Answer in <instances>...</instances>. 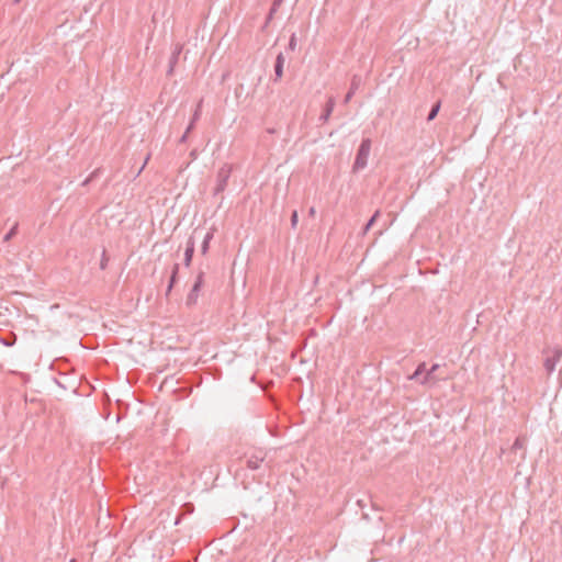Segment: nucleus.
<instances>
[{
    "instance_id": "28",
    "label": "nucleus",
    "mask_w": 562,
    "mask_h": 562,
    "mask_svg": "<svg viewBox=\"0 0 562 562\" xmlns=\"http://www.w3.org/2000/svg\"><path fill=\"white\" fill-rule=\"evenodd\" d=\"M191 157H192L193 159L196 157V154H195V151H194V150H193V151H191Z\"/></svg>"
},
{
    "instance_id": "4",
    "label": "nucleus",
    "mask_w": 562,
    "mask_h": 562,
    "mask_svg": "<svg viewBox=\"0 0 562 562\" xmlns=\"http://www.w3.org/2000/svg\"><path fill=\"white\" fill-rule=\"evenodd\" d=\"M203 277H204V273L203 272H200L196 277V280L191 289V291L189 292L188 296H187V300H186V304L188 306H193L196 304L198 302V299H199V294H200V291H201V288H202V284H203Z\"/></svg>"
},
{
    "instance_id": "17",
    "label": "nucleus",
    "mask_w": 562,
    "mask_h": 562,
    "mask_svg": "<svg viewBox=\"0 0 562 562\" xmlns=\"http://www.w3.org/2000/svg\"><path fill=\"white\" fill-rule=\"evenodd\" d=\"M178 270H179V265H178V263H176V265L173 266V269H172V276H171V279H170V283H169V286H168V291H170V290H171V288H172V285H173V283H175V281H176V277H177Z\"/></svg>"
},
{
    "instance_id": "26",
    "label": "nucleus",
    "mask_w": 562,
    "mask_h": 562,
    "mask_svg": "<svg viewBox=\"0 0 562 562\" xmlns=\"http://www.w3.org/2000/svg\"><path fill=\"white\" fill-rule=\"evenodd\" d=\"M188 135H189V133L184 132V134L180 138V143L187 142Z\"/></svg>"
},
{
    "instance_id": "18",
    "label": "nucleus",
    "mask_w": 562,
    "mask_h": 562,
    "mask_svg": "<svg viewBox=\"0 0 562 562\" xmlns=\"http://www.w3.org/2000/svg\"><path fill=\"white\" fill-rule=\"evenodd\" d=\"M18 225H14L3 237V241H9L16 234Z\"/></svg>"
},
{
    "instance_id": "13",
    "label": "nucleus",
    "mask_w": 562,
    "mask_h": 562,
    "mask_svg": "<svg viewBox=\"0 0 562 562\" xmlns=\"http://www.w3.org/2000/svg\"><path fill=\"white\" fill-rule=\"evenodd\" d=\"M213 236H214L213 231L206 233V235L204 236V239H203V243L201 246V251L203 255H205L207 252L210 243L213 239Z\"/></svg>"
},
{
    "instance_id": "7",
    "label": "nucleus",
    "mask_w": 562,
    "mask_h": 562,
    "mask_svg": "<svg viewBox=\"0 0 562 562\" xmlns=\"http://www.w3.org/2000/svg\"><path fill=\"white\" fill-rule=\"evenodd\" d=\"M334 108H335V99L333 97H329L327 102H326V105L323 110V113L321 114L319 116V121L322 123H327L333 111H334Z\"/></svg>"
},
{
    "instance_id": "11",
    "label": "nucleus",
    "mask_w": 562,
    "mask_h": 562,
    "mask_svg": "<svg viewBox=\"0 0 562 562\" xmlns=\"http://www.w3.org/2000/svg\"><path fill=\"white\" fill-rule=\"evenodd\" d=\"M427 368L426 363H419L415 372L408 376L409 380L418 381L422 379V375L424 376L426 374Z\"/></svg>"
},
{
    "instance_id": "30",
    "label": "nucleus",
    "mask_w": 562,
    "mask_h": 562,
    "mask_svg": "<svg viewBox=\"0 0 562 562\" xmlns=\"http://www.w3.org/2000/svg\"><path fill=\"white\" fill-rule=\"evenodd\" d=\"M70 562H76V560L72 559V560H70Z\"/></svg>"
},
{
    "instance_id": "19",
    "label": "nucleus",
    "mask_w": 562,
    "mask_h": 562,
    "mask_svg": "<svg viewBox=\"0 0 562 562\" xmlns=\"http://www.w3.org/2000/svg\"><path fill=\"white\" fill-rule=\"evenodd\" d=\"M201 109H202V100H200V102L198 103L196 109L194 111V114H193V117H192L193 122H196L200 119V116H201Z\"/></svg>"
},
{
    "instance_id": "3",
    "label": "nucleus",
    "mask_w": 562,
    "mask_h": 562,
    "mask_svg": "<svg viewBox=\"0 0 562 562\" xmlns=\"http://www.w3.org/2000/svg\"><path fill=\"white\" fill-rule=\"evenodd\" d=\"M232 167L229 165H223L216 176L215 193H221L225 190L227 181L231 177Z\"/></svg>"
},
{
    "instance_id": "27",
    "label": "nucleus",
    "mask_w": 562,
    "mask_h": 562,
    "mask_svg": "<svg viewBox=\"0 0 562 562\" xmlns=\"http://www.w3.org/2000/svg\"><path fill=\"white\" fill-rule=\"evenodd\" d=\"M149 158H150V156H149V155H147V157H146V159H145L144 165L142 166V168H140V169H139V171H138V175L143 171V169L145 168V165L148 162Z\"/></svg>"
},
{
    "instance_id": "29",
    "label": "nucleus",
    "mask_w": 562,
    "mask_h": 562,
    "mask_svg": "<svg viewBox=\"0 0 562 562\" xmlns=\"http://www.w3.org/2000/svg\"><path fill=\"white\" fill-rule=\"evenodd\" d=\"M21 0H14V3H19Z\"/></svg>"
},
{
    "instance_id": "6",
    "label": "nucleus",
    "mask_w": 562,
    "mask_h": 562,
    "mask_svg": "<svg viewBox=\"0 0 562 562\" xmlns=\"http://www.w3.org/2000/svg\"><path fill=\"white\" fill-rule=\"evenodd\" d=\"M439 369V364H434L429 370L426 371V374L419 380L420 384H435L437 381L442 378H437L435 372Z\"/></svg>"
},
{
    "instance_id": "1",
    "label": "nucleus",
    "mask_w": 562,
    "mask_h": 562,
    "mask_svg": "<svg viewBox=\"0 0 562 562\" xmlns=\"http://www.w3.org/2000/svg\"><path fill=\"white\" fill-rule=\"evenodd\" d=\"M370 150H371V139H369V138L362 139V142L359 146L357 156H356V160L353 164V170H361V169L366 168V166L368 164Z\"/></svg>"
},
{
    "instance_id": "14",
    "label": "nucleus",
    "mask_w": 562,
    "mask_h": 562,
    "mask_svg": "<svg viewBox=\"0 0 562 562\" xmlns=\"http://www.w3.org/2000/svg\"><path fill=\"white\" fill-rule=\"evenodd\" d=\"M525 446H526V439L522 438V437H518L514 441V443L512 446V450L513 451H517V450H520V449H525Z\"/></svg>"
},
{
    "instance_id": "25",
    "label": "nucleus",
    "mask_w": 562,
    "mask_h": 562,
    "mask_svg": "<svg viewBox=\"0 0 562 562\" xmlns=\"http://www.w3.org/2000/svg\"><path fill=\"white\" fill-rule=\"evenodd\" d=\"M290 47L293 49L295 47V36L292 35L291 40H290Z\"/></svg>"
},
{
    "instance_id": "22",
    "label": "nucleus",
    "mask_w": 562,
    "mask_h": 562,
    "mask_svg": "<svg viewBox=\"0 0 562 562\" xmlns=\"http://www.w3.org/2000/svg\"><path fill=\"white\" fill-rule=\"evenodd\" d=\"M181 50H182V45L178 44V45H176V48H175L172 54H175V55H177L179 57Z\"/></svg>"
},
{
    "instance_id": "15",
    "label": "nucleus",
    "mask_w": 562,
    "mask_h": 562,
    "mask_svg": "<svg viewBox=\"0 0 562 562\" xmlns=\"http://www.w3.org/2000/svg\"><path fill=\"white\" fill-rule=\"evenodd\" d=\"M380 216V211H375L374 214L372 215V217L369 220V222L367 223V225L364 226L363 228V234H366L372 226L373 224L375 223V221L379 218Z\"/></svg>"
},
{
    "instance_id": "2",
    "label": "nucleus",
    "mask_w": 562,
    "mask_h": 562,
    "mask_svg": "<svg viewBox=\"0 0 562 562\" xmlns=\"http://www.w3.org/2000/svg\"><path fill=\"white\" fill-rule=\"evenodd\" d=\"M561 357L562 350L560 348H553L546 351L543 367L549 375L555 370Z\"/></svg>"
},
{
    "instance_id": "8",
    "label": "nucleus",
    "mask_w": 562,
    "mask_h": 562,
    "mask_svg": "<svg viewBox=\"0 0 562 562\" xmlns=\"http://www.w3.org/2000/svg\"><path fill=\"white\" fill-rule=\"evenodd\" d=\"M284 63H285V58L283 56L282 53L278 54L277 58H276V64H274V81H279L282 76H283V66H284Z\"/></svg>"
},
{
    "instance_id": "12",
    "label": "nucleus",
    "mask_w": 562,
    "mask_h": 562,
    "mask_svg": "<svg viewBox=\"0 0 562 562\" xmlns=\"http://www.w3.org/2000/svg\"><path fill=\"white\" fill-rule=\"evenodd\" d=\"M284 0H273L272 5L270 8L269 14L267 16L266 24H268L272 19L273 15L278 12L279 8L283 3Z\"/></svg>"
},
{
    "instance_id": "24",
    "label": "nucleus",
    "mask_w": 562,
    "mask_h": 562,
    "mask_svg": "<svg viewBox=\"0 0 562 562\" xmlns=\"http://www.w3.org/2000/svg\"><path fill=\"white\" fill-rule=\"evenodd\" d=\"M315 214H316V210H315V207H314V206L310 207V210H308V215H310L311 217H314V216H315Z\"/></svg>"
},
{
    "instance_id": "9",
    "label": "nucleus",
    "mask_w": 562,
    "mask_h": 562,
    "mask_svg": "<svg viewBox=\"0 0 562 562\" xmlns=\"http://www.w3.org/2000/svg\"><path fill=\"white\" fill-rule=\"evenodd\" d=\"M359 85H360V77L359 76H353L352 80H351L350 89L347 92V94L345 95L344 103H348L351 100V98L353 97V94H355L356 90L358 89Z\"/></svg>"
},
{
    "instance_id": "16",
    "label": "nucleus",
    "mask_w": 562,
    "mask_h": 562,
    "mask_svg": "<svg viewBox=\"0 0 562 562\" xmlns=\"http://www.w3.org/2000/svg\"><path fill=\"white\" fill-rule=\"evenodd\" d=\"M439 110H440V101H438L436 104H434V106L431 108V110L427 116V121H429V122L432 121L437 116Z\"/></svg>"
},
{
    "instance_id": "23",
    "label": "nucleus",
    "mask_w": 562,
    "mask_h": 562,
    "mask_svg": "<svg viewBox=\"0 0 562 562\" xmlns=\"http://www.w3.org/2000/svg\"><path fill=\"white\" fill-rule=\"evenodd\" d=\"M194 124H195V122H193V121L191 120V122H190L189 126L187 127L186 132H187V133H190V132L193 130Z\"/></svg>"
},
{
    "instance_id": "5",
    "label": "nucleus",
    "mask_w": 562,
    "mask_h": 562,
    "mask_svg": "<svg viewBox=\"0 0 562 562\" xmlns=\"http://www.w3.org/2000/svg\"><path fill=\"white\" fill-rule=\"evenodd\" d=\"M265 459L266 452L262 449H258L247 458V468L250 470H257L260 468Z\"/></svg>"
},
{
    "instance_id": "10",
    "label": "nucleus",
    "mask_w": 562,
    "mask_h": 562,
    "mask_svg": "<svg viewBox=\"0 0 562 562\" xmlns=\"http://www.w3.org/2000/svg\"><path fill=\"white\" fill-rule=\"evenodd\" d=\"M194 247H195V244H194L193 238H189V240L187 243L186 252H184V263H186V266H190V263H191L192 256H193V252H194Z\"/></svg>"
},
{
    "instance_id": "20",
    "label": "nucleus",
    "mask_w": 562,
    "mask_h": 562,
    "mask_svg": "<svg viewBox=\"0 0 562 562\" xmlns=\"http://www.w3.org/2000/svg\"><path fill=\"white\" fill-rule=\"evenodd\" d=\"M297 222H299V215H297V212H296V211H293V212H292V215H291V226H292L293 228H295V227H296V225H297Z\"/></svg>"
},
{
    "instance_id": "21",
    "label": "nucleus",
    "mask_w": 562,
    "mask_h": 562,
    "mask_svg": "<svg viewBox=\"0 0 562 562\" xmlns=\"http://www.w3.org/2000/svg\"><path fill=\"white\" fill-rule=\"evenodd\" d=\"M177 60H178V56L172 54V56L170 58V70H169V72H172L173 66L176 65Z\"/></svg>"
}]
</instances>
